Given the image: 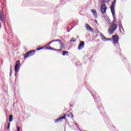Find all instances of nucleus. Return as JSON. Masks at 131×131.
Masks as SVG:
<instances>
[{
	"label": "nucleus",
	"mask_w": 131,
	"mask_h": 131,
	"mask_svg": "<svg viewBox=\"0 0 131 131\" xmlns=\"http://www.w3.org/2000/svg\"><path fill=\"white\" fill-rule=\"evenodd\" d=\"M115 1L113 2L112 3V5L111 6V11L112 12V14L113 15V21L111 23V25L110 28L108 29L109 34H113V32L117 29V25H115L114 23L117 21L116 19V17H115Z\"/></svg>",
	"instance_id": "1"
},
{
	"label": "nucleus",
	"mask_w": 131,
	"mask_h": 131,
	"mask_svg": "<svg viewBox=\"0 0 131 131\" xmlns=\"http://www.w3.org/2000/svg\"><path fill=\"white\" fill-rule=\"evenodd\" d=\"M91 93L92 94V96L94 99L95 103H98L97 104V106H98V109L99 110L101 114L103 115L105 112H104V107H103L101 105V99H100V97L98 96V94L96 93V92H95L94 90H92Z\"/></svg>",
	"instance_id": "2"
},
{
	"label": "nucleus",
	"mask_w": 131,
	"mask_h": 131,
	"mask_svg": "<svg viewBox=\"0 0 131 131\" xmlns=\"http://www.w3.org/2000/svg\"><path fill=\"white\" fill-rule=\"evenodd\" d=\"M19 70H20V61L17 60L14 67V71L15 73H18V72H19Z\"/></svg>",
	"instance_id": "3"
},
{
	"label": "nucleus",
	"mask_w": 131,
	"mask_h": 131,
	"mask_svg": "<svg viewBox=\"0 0 131 131\" xmlns=\"http://www.w3.org/2000/svg\"><path fill=\"white\" fill-rule=\"evenodd\" d=\"M112 39L113 40V43L114 45H116V43H118V41L119 40V37L118 36V35H114L112 36Z\"/></svg>",
	"instance_id": "4"
},
{
	"label": "nucleus",
	"mask_w": 131,
	"mask_h": 131,
	"mask_svg": "<svg viewBox=\"0 0 131 131\" xmlns=\"http://www.w3.org/2000/svg\"><path fill=\"white\" fill-rule=\"evenodd\" d=\"M100 11L102 14H105L106 13V11H107V7L106 6V4L101 5L100 7Z\"/></svg>",
	"instance_id": "5"
},
{
	"label": "nucleus",
	"mask_w": 131,
	"mask_h": 131,
	"mask_svg": "<svg viewBox=\"0 0 131 131\" xmlns=\"http://www.w3.org/2000/svg\"><path fill=\"white\" fill-rule=\"evenodd\" d=\"M84 48V41H80L78 47V50H82Z\"/></svg>",
	"instance_id": "6"
},
{
	"label": "nucleus",
	"mask_w": 131,
	"mask_h": 131,
	"mask_svg": "<svg viewBox=\"0 0 131 131\" xmlns=\"http://www.w3.org/2000/svg\"><path fill=\"white\" fill-rule=\"evenodd\" d=\"M100 36H101V39L103 41H107L111 40V39H112V38H106V37H105V36L103 35V34L102 33L100 34Z\"/></svg>",
	"instance_id": "7"
},
{
	"label": "nucleus",
	"mask_w": 131,
	"mask_h": 131,
	"mask_svg": "<svg viewBox=\"0 0 131 131\" xmlns=\"http://www.w3.org/2000/svg\"><path fill=\"white\" fill-rule=\"evenodd\" d=\"M62 115H63V114H62ZM62 119H66V114H64L63 116L59 118L58 119H56V121H54V122H59L60 120H62Z\"/></svg>",
	"instance_id": "8"
},
{
	"label": "nucleus",
	"mask_w": 131,
	"mask_h": 131,
	"mask_svg": "<svg viewBox=\"0 0 131 131\" xmlns=\"http://www.w3.org/2000/svg\"><path fill=\"white\" fill-rule=\"evenodd\" d=\"M92 13H93V15H94V18L95 19H97L98 18V14L97 13V11L95 9H92L91 10Z\"/></svg>",
	"instance_id": "9"
},
{
	"label": "nucleus",
	"mask_w": 131,
	"mask_h": 131,
	"mask_svg": "<svg viewBox=\"0 0 131 131\" xmlns=\"http://www.w3.org/2000/svg\"><path fill=\"white\" fill-rule=\"evenodd\" d=\"M85 27L86 28V30L89 31H93V28L90 26V25L88 24H85Z\"/></svg>",
	"instance_id": "10"
},
{
	"label": "nucleus",
	"mask_w": 131,
	"mask_h": 131,
	"mask_svg": "<svg viewBox=\"0 0 131 131\" xmlns=\"http://www.w3.org/2000/svg\"><path fill=\"white\" fill-rule=\"evenodd\" d=\"M59 46H60L62 50H66V47H65V44L63 43V42H62V41L59 42Z\"/></svg>",
	"instance_id": "11"
},
{
	"label": "nucleus",
	"mask_w": 131,
	"mask_h": 131,
	"mask_svg": "<svg viewBox=\"0 0 131 131\" xmlns=\"http://www.w3.org/2000/svg\"><path fill=\"white\" fill-rule=\"evenodd\" d=\"M33 55H34V53H33L32 54L29 55V53H28V52H27L24 56V58L25 59H27V58H28V57L30 56H33Z\"/></svg>",
	"instance_id": "12"
},
{
	"label": "nucleus",
	"mask_w": 131,
	"mask_h": 131,
	"mask_svg": "<svg viewBox=\"0 0 131 131\" xmlns=\"http://www.w3.org/2000/svg\"><path fill=\"white\" fill-rule=\"evenodd\" d=\"M68 53H69V52L66 51H63L62 53V56H68Z\"/></svg>",
	"instance_id": "13"
},
{
	"label": "nucleus",
	"mask_w": 131,
	"mask_h": 131,
	"mask_svg": "<svg viewBox=\"0 0 131 131\" xmlns=\"http://www.w3.org/2000/svg\"><path fill=\"white\" fill-rule=\"evenodd\" d=\"M67 117H70V118H73V114L70 113L67 115Z\"/></svg>",
	"instance_id": "14"
},
{
	"label": "nucleus",
	"mask_w": 131,
	"mask_h": 131,
	"mask_svg": "<svg viewBox=\"0 0 131 131\" xmlns=\"http://www.w3.org/2000/svg\"><path fill=\"white\" fill-rule=\"evenodd\" d=\"M119 28H120V31L121 32V29H122V30L123 31H124V29H123V27H122V24L121 22V24L119 25Z\"/></svg>",
	"instance_id": "15"
},
{
	"label": "nucleus",
	"mask_w": 131,
	"mask_h": 131,
	"mask_svg": "<svg viewBox=\"0 0 131 131\" xmlns=\"http://www.w3.org/2000/svg\"><path fill=\"white\" fill-rule=\"evenodd\" d=\"M9 122H12V121H13V116L12 115H9Z\"/></svg>",
	"instance_id": "16"
},
{
	"label": "nucleus",
	"mask_w": 131,
	"mask_h": 131,
	"mask_svg": "<svg viewBox=\"0 0 131 131\" xmlns=\"http://www.w3.org/2000/svg\"><path fill=\"white\" fill-rule=\"evenodd\" d=\"M36 50H31L30 52H28L29 55H32V54H34V52H35Z\"/></svg>",
	"instance_id": "17"
},
{
	"label": "nucleus",
	"mask_w": 131,
	"mask_h": 131,
	"mask_svg": "<svg viewBox=\"0 0 131 131\" xmlns=\"http://www.w3.org/2000/svg\"><path fill=\"white\" fill-rule=\"evenodd\" d=\"M0 19L1 20V22H4L3 20V14H2V12H0Z\"/></svg>",
	"instance_id": "18"
},
{
	"label": "nucleus",
	"mask_w": 131,
	"mask_h": 131,
	"mask_svg": "<svg viewBox=\"0 0 131 131\" xmlns=\"http://www.w3.org/2000/svg\"><path fill=\"white\" fill-rule=\"evenodd\" d=\"M53 42H54V41L52 40L51 41H50L49 43H47L46 45V47H49V46H50V45H51V43H53Z\"/></svg>",
	"instance_id": "19"
},
{
	"label": "nucleus",
	"mask_w": 131,
	"mask_h": 131,
	"mask_svg": "<svg viewBox=\"0 0 131 131\" xmlns=\"http://www.w3.org/2000/svg\"><path fill=\"white\" fill-rule=\"evenodd\" d=\"M52 41H53V42H55V41H58V42H60L61 41V40H60V39H56V40H52Z\"/></svg>",
	"instance_id": "20"
},
{
	"label": "nucleus",
	"mask_w": 131,
	"mask_h": 131,
	"mask_svg": "<svg viewBox=\"0 0 131 131\" xmlns=\"http://www.w3.org/2000/svg\"><path fill=\"white\" fill-rule=\"evenodd\" d=\"M45 49H46L47 50H52L53 51V48L51 47H46Z\"/></svg>",
	"instance_id": "21"
},
{
	"label": "nucleus",
	"mask_w": 131,
	"mask_h": 131,
	"mask_svg": "<svg viewBox=\"0 0 131 131\" xmlns=\"http://www.w3.org/2000/svg\"><path fill=\"white\" fill-rule=\"evenodd\" d=\"M10 125H11V123L10 122H9L8 123V126H7V129H10Z\"/></svg>",
	"instance_id": "22"
},
{
	"label": "nucleus",
	"mask_w": 131,
	"mask_h": 131,
	"mask_svg": "<svg viewBox=\"0 0 131 131\" xmlns=\"http://www.w3.org/2000/svg\"><path fill=\"white\" fill-rule=\"evenodd\" d=\"M77 39H71L70 41H73V42H75L76 41Z\"/></svg>",
	"instance_id": "23"
},
{
	"label": "nucleus",
	"mask_w": 131,
	"mask_h": 131,
	"mask_svg": "<svg viewBox=\"0 0 131 131\" xmlns=\"http://www.w3.org/2000/svg\"><path fill=\"white\" fill-rule=\"evenodd\" d=\"M10 72H13V71L12 70V64H10Z\"/></svg>",
	"instance_id": "24"
},
{
	"label": "nucleus",
	"mask_w": 131,
	"mask_h": 131,
	"mask_svg": "<svg viewBox=\"0 0 131 131\" xmlns=\"http://www.w3.org/2000/svg\"><path fill=\"white\" fill-rule=\"evenodd\" d=\"M12 72H10V74H9L10 77L12 76Z\"/></svg>",
	"instance_id": "25"
},
{
	"label": "nucleus",
	"mask_w": 131,
	"mask_h": 131,
	"mask_svg": "<svg viewBox=\"0 0 131 131\" xmlns=\"http://www.w3.org/2000/svg\"><path fill=\"white\" fill-rule=\"evenodd\" d=\"M17 131H20V127L18 126V127H17Z\"/></svg>",
	"instance_id": "26"
},
{
	"label": "nucleus",
	"mask_w": 131,
	"mask_h": 131,
	"mask_svg": "<svg viewBox=\"0 0 131 131\" xmlns=\"http://www.w3.org/2000/svg\"><path fill=\"white\" fill-rule=\"evenodd\" d=\"M40 48H37L36 51H40Z\"/></svg>",
	"instance_id": "27"
},
{
	"label": "nucleus",
	"mask_w": 131,
	"mask_h": 131,
	"mask_svg": "<svg viewBox=\"0 0 131 131\" xmlns=\"http://www.w3.org/2000/svg\"><path fill=\"white\" fill-rule=\"evenodd\" d=\"M58 52H62V49H57Z\"/></svg>",
	"instance_id": "28"
},
{
	"label": "nucleus",
	"mask_w": 131,
	"mask_h": 131,
	"mask_svg": "<svg viewBox=\"0 0 131 131\" xmlns=\"http://www.w3.org/2000/svg\"><path fill=\"white\" fill-rule=\"evenodd\" d=\"M53 51H58V49H54V48H53Z\"/></svg>",
	"instance_id": "29"
},
{
	"label": "nucleus",
	"mask_w": 131,
	"mask_h": 131,
	"mask_svg": "<svg viewBox=\"0 0 131 131\" xmlns=\"http://www.w3.org/2000/svg\"><path fill=\"white\" fill-rule=\"evenodd\" d=\"M75 124L76 126H77V127H79L78 126V125H76V123H75Z\"/></svg>",
	"instance_id": "30"
},
{
	"label": "nucleus",
	"mask_w": 131,
	"mask_h": 131,
	"mask_svg": "<svg viewBox=\"0 0 131 131\" xmlns=\"http://www.w3.org/2000/svg\"><path fill=\"white\" fill-rule=\"evenodd\" d=\"M114 2H115V6H116V0H114Z\"/></svg>",
	"instance_id": "31"
},
{
	"label": "nucleus",
	"mask_w": 131,
	"mask_h": 131,
	"mask_svg": "<svg viewBox=\"0 0 131 131\" xmlns=\"http://www.w3.org/2000/svg\"><path fill=\"white\" fill-rule=\"evenodd\" d=\"M40 49H41V50H42V49H43V47H41V48H40Z\"/></svg>",
	"instance_id": "32"
},
{
	"label": "nucleus",
	"mask_w": 131,
	"mask_h": 131,
	"mask_svg": "<svg viewBox=\"0 0 131 131\" xmlns=\"http://www.w3.org/2000/svg\"><path fill=\"white\" fill-rule=\"evenodd\" d=\"M68 32H70V30H67Z\"/></svg>",
	"instance_id": "33"
},
{
	"label": "nucleus",
	"mask_w": 131,
	"mask_h": 131,
	"mask_svg": "<svg viewBox=\"0 0 131 131\" xmlns=\"http://www.w3.org/2000/svg\"><path fill=\"white\" fill-rule=\"evenodd\" d=\"M70 106H71V107H73V105L70 104Z\"/></svg>",
	"instance_id": "34"
},
{
	"label": "nucleus",
	"mask_w": 131,
	"mask_h": 131,
	"mask_svg": "<svg viewBox=\"0 0 131 131\" xmlns=\"http://www.w3.org/2000/svg\"><path fill=\"white\" fill-rule=\"evenodd\" d=\"M95 22H96V23H98V21H97V20H95Z\"/></svg>",
	"instance_id": "35"
},
{
	"label": "nucleus",
	"mask_w": 131,
	"mask_h": 131,
	"mask_svg": "<svg viewBox=\"0 0 131 131\" xmlns=\"http://www.w3.org/2000/svg\"><path fill=\"white\" fill-rule=\"evenodd\" d=\"M15 76H17V74H15Z\"/></svg>",
	"instance_id": "36"
},
{
	"label": "nucleus",
	"mask_w": 131,
	"mask_h": 131,
	"mask_svg": "<svg viewBox=\"0 0 131 131\" xmlns=\"http://www.w3.org/2000/svg\"><path fill=\"white\" fill-rule=\"evenodd\" d=\"M77 38L79 37V36H77Z\"/></svg>",
	"instance_id": "37"
},
{
	"label": "nucleus",
	"mask_w": 131,
	"mask_h": 131,
	"mask_svg": "<svg viewBox=\"0 0 131 131\" xmlns=\"http://www.w3.org/2000/svg\"><path fill=\"white\" fill-rule=\"evenodd\" d=\"M101 2L104 3V2H103V1H102Z\"/></svg>",
	"instance_id": "38"
},
{
	"label": "nucleus",
	"mask_w": 131,
	"mask_h": 131,
	"mask_svg": "<svg viewBox=\"0 0 131 131\" xmlns=\"http://www.w3.org/2000/svg\"><path fill=\"white\" fill-rule=\"evenodd\" d=\"M0 13H2V12L1 11V10H0Z\"/></svg>",
	"instance_id": "39"
},
{
	"label": "nucleus",
	"mask_w": 131,
	"mask_h": 131,
	"mask_svg": "<svg viewBox=\"0 0 131 131\" xmlns=\"http://www.w3.org/2000/svg\"><path fill=\"white\" fill-rule=\"evenodd\" d=\"M70 29H71H71H72V28H70Z\"/></svg>",
	"instance_id": "40"
},
{
	"label": "nucleus",
	"mask_w": 131,
	"mask_h": 131,
	"mask_svg": "<svg viewBox=\"0 0 131 131\" xmlns=\"http://www.w3.org/2000/svg\"><path fill=\"white\" fill-rule=\"evenodd\" d=\"M109 1H111V0H109Z\"/></svg>",
	"instance_id": "41"
}]
</instances>
